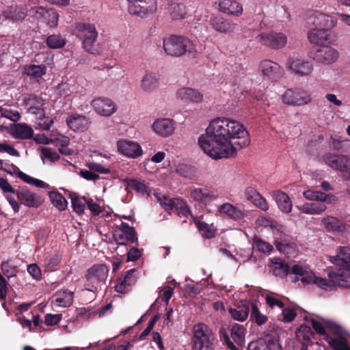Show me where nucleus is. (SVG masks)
Masks as SVG:
<instances>
[{"instance_id": "nucleus-50", "label": "nucleus", "mask_w": 350, "mask_h": 350, "mask_svg": "<svg viewBox=\"0 0 350 350\" xmlns=\"http://www.w3.org/2000/svg\"><path fill=\"white\" fill-rule=\"evenodd\" d=\"M195 224L203 237L208 239L214 237L216 232V228L213 225H208L204 221H201L199 220H196Z\"/></svg>"}, {"instance_id": "nucleus-27", "label": "nucleus", "mask_w": 350, "mask_h": 350, "mask_svg": "<svg viewBox=\"0 0 350 350\" xmlns=\"http://www.w3.org/2000/svg\"><path fill=\"white\" fill-rule=\"evenodd\" d=\"M24 105L28 113L42 116L45 110V100L40 97L30 95L24 99Z\"/></svg>"}, {"instance_id": "nucleus-23", "label": "nucleus", "mask_w": 350, "mask_h": 350, "mask_svg": "<svg viewBox=\"0 0 350 350\" xmlns=\"http://www.w3.org/2000/svg\"><path fill=\"white\" fill-rule=\"evenodd\" d=\"M157 9V0H152V5L146 2V0H142V2L129 4L128 10L132 15H135L141 18L146 17L156 12Z\"/></svg>"}, {"instance_id": "nucleus-48", "label": "nucleus", "mask_w": 350, "mask_h": 350, "mask_svg": "<svg viewBox=\"0 0 350 350\" xmlns=\"http://www.w3.org/2000/svg\"><path fill=\"white\" fill-rule=\"evenodd\" d=\"M46 67L43 65H29L25 67L24 72L28 76L34 77L36 79L41 78L45 75Z\"/></svg>"}, {"instance_id": "nucleus-63", "label": "nucleus", "mask_w": 350, "mask_h": 350, "mask_svg": "<svg viewBox=\"0 0 350 350\" xmlns=\"http://www.w3.org/2000/svg\"><path fill=\"white\" fill-rule=\"evenodd\" d=\"M42 159H48L51 161H55L59 159V154L49 148H42L41 150Z\"/></svg>"}, {"instance_id": "nucleus-58", "label": "nucleus", "mask_w": 350, "mask_h": 350, "mask_svg": "<svg viewBox=\"0 0 350 350\" xmlns=\"http://www.w3.org/2000/svg\"><path fill=\"white\" fill-rule=\"evenodd\" d=\"M1 271L8 278H10L16 275L17 269L15 266L12 265L9 261H3L1 263Z\"/></svg>"}, {"instance_id": "nucleus-15", "label": "nucleus", "mask_w": 350, "mask_h": 350, "mask_svg": "<svg viewBox=\"0 0 350 350\" xmlns=\"http://www.w3.org/2000/svg\"><path fill=\"white\" fill-rule=\"evenodd\" d=\"M175 98L183 103L197 105L202 103L204 99L203 93L199 90L187 86L178 88L175 92Z\"/></svg>"}, {"instance_id": "nucleus-18", "label": "nucleus", "mask_w": 350, "mask_h": 350, "mask_svg": "<svg viewBox=\"0 0 350 350\" xmlns=\"http://www.w3.org/2000/svg\"><path fill=\"white\" fill-rule=\"evenodd\" d=\"M258 69L264 77L271 81H276L282 75L280 65L268 59L260 62Z\"/></svg>"}, {"instance_id": "nucleus-64", "label": "nucleus", "mask_w": 350, "mask_h": 350, "mask_svg": "<svg viewBox=\"0 0 350 350\" xmlns=\"http://www.w3.org/2000/svg\"><path fill=\"white\" fill-rule=\"evenodd\" d=\"M0 152H6L13 157L20 156L19 152L6 142L0 143Z\"/></svg>"}, {"instance_id": "nucleus-8", "label": "nucleus", "mask_w": 350, "mask_h": 350, "mask_svg": "<svg viewBox=\"0 0 350 350\" xmlns=\"http://www.w3.org/2000/svg\"><path fill=\"white\" fill-rule=\"evenodd\" d=\"M322 159L333 170L340 172L343 178L350 180V157L346 155L325 153Z\"/></svg>"}, {"instance_id": "nucleus-57", "label": "nucleus", "mask_w": 350, "mask_h": 350, "mask_svg": "<svg viewBox=\"0 0 350 350\" xmlns=\"http://www.w3.org/2000/svg\"><path fill=\"white\" fill-rule=\"evenodd\" d=\"M280 310H282L280 320L284 322H291L297 315L295 308L293 307H284Z\"/></svg>"}, {"instance_id": "nucleus-16", "label": "nucleus", "mask_w": 350, "mask_h": 350, "mask_svg": "<svg viewBox=\"0 0 350 350\" xmlns=\"http://www.w3.org/2000/svg\"><path fill=\"white\" fill-rule=\"evenodd\" d=\"M90 105L94 111L101 116L109 117L117 111V105L115 102L107 97L94 98Z\"/></svg>"}, {"instance_id": "nucleus-37", "label": "nucleus", "mask_w": 350, "mask_h": 350, "mask_svg": "<svg viewBox=\"0 0 350 350\" xmlns=\"http://www.w3.org/2000/svg\"><path fill=\"white\" fill-rule=\"evenodd\" d=\"M210 23L215 30L224 33L232 32L236 27V24L232 21L224 20L219 16L211 18Z\"/></svg>"}, {"instance_id": "nucleus-33", "label": "nucleus", "mask_w": 350, "mask_h": 350, "mask_svg": "<svg viewBox=\"0 0 350 350\" xmlns=\"http://www.w3.org/2000/svg\"><path fill=\"white\" fill-rule=\"evenodd\" d=\"M308 39L310 43L321 45L330 40V33L326 29L313 28L308 31Z\"/></svg>"}, {"instance_id": "nucleus-26", "label": "nucleus", "mask_w": 350, "mask_h": 350, "mask_svg": "<svg viewBox=\"0 0 350 350\" xmlns=\"http://www.w3.org/2000/svg\"><path fill=\"white\" fill-rule=\"evenodd\" d=\"M310 19L314 26L321 29H326L329 31L334 28L338 23L335 17L319 12H314Z\"/></svg>"}, {"instance_id": "nucleus-38", "label": "nucleus", "mask_w": 350, "mask_h": 350, "mask_svg": "<svg viewBox=\"0 0 350 350\" xmlns=\"http://www.w3.org/2000/svg\"><path fill=\"white\" fill-rule=\"evenodd\" d=\"M135 270L130 269L124 277L118 279V282L115 286V289L118 293H125L130 287L136 282V278L134 276Z\"/></svg>"}, {"instance_id": "nucleus-3", "label": "nucleus", "mask_w": 350, "mask_h": 350, "mask_svg": "<svg viewBox=\"0 0 350 350\" xmlns=\"http://www.w3.org/2000/svg\"><path fill=\"white\" fill-rule=\"evenodd\" d=\"M163 46L166 54L172 57H179L186 53L194 54L196 53L193 42L182 36L172 35L165 38Z\"/></svg>"}, {"instance_id": "nucleus-17", "label": "nucleus", "mask_w": 350, "mask_h": 350, "mask_svg": "<svg viewBox=\"0 0 350 350\" xmlns=\"http://www.w3.org/2000/svg\"><path fill=\"white\" fill-rule=\"evenodd\" d=\"M311 323L314 329L321 335L342 334V327L329 319L324 318H321L319 321L312 319Z\"/></svg>"}, {"instance_id": "nucleus-4", "label": "nucleus", "mask_w": 350, "mask_h": 350, "mask_svg": "<svg viewBox=\"0 0 350 350\" xmlns=\"http://www.w3.org/2000/svg\"><path fill=\"white\" fill-rule=\"evenodd\" d=\"M291 273L303 283L314 284L325 291L333 289L330 280L317 276L308 266L301 264L294 265L291 268Z\"/></svg>"}, {"instance_id": "nucleus-55", "label": "nucleus", "mask_w": 350, "mask_h": 350, "mask_svg": "<svg viewBox=\"0 0 350 350\" xmlns=\"http://www.w3.org/2000/svg\"><path fill=\"white\" fill-rule=\"evenodd\" d=\"M53 124V120L51 117L45 116V110L42 116H36V124L40 129L49 130Z\"/></svg>"}, {"instance_id": "nucleus-52", "label": "nucleus", "mask_w": 350, "mask_h": 350, "mask_svg": "<svg viewBox=\"0 0 350 350\" xmlns=\"http://www.w3.org/2000/svg\"><path fill=\"white\" fill-rule=\"evenodd\" d=\"M72 206L75 213L79 215L83 213L85 210V203L87 199L85 198H80L76 193L70 195Z\"/></svg>"}, {"instance_id": "nucleus-12", "label": "nucleus", "mask_w": 350, "mask_h": 350, "mask_svg": "<svg viewBox=\"0 0 350 350\" xmlns=\"http://www.w3.org/2000/svg\"><path fill=\"white\" fill-rule=\"evenodd\" d=\"M284 104L292 106H302L312 101L311 94L303 89H288L282 95Z\"/></svg>"}, {"instance_id": "nucleus-10", "label": "nucleus", "mask_w": 350, "mask_h": 350, "mask_svg": "<svg viewBox=\"0 0 350 350\" xmlns=\"http://www.w3.org/2000/svg\"><path fill=\"white\" fill-rule=\"evenodd\" d=\"M286 68L298 77H309L313 72L314 66L310 61L298 57H289L285 63Z\"/></svg>"}, {"instance_id": "nucleus-31", "label": "nucleus", "mask_w": 350, "mask_h": 350, "mask_svg": "<svg viewBox=\"0 0 350 350\" xmlns=\"http://www.w3.org/2000/svg\"><path fill=\"white\" fill-rule=\"evenodd\" d=\"M271 196L277 203L281 211L285 213H288L291 211L293 208L292 201L285 192L275 190L271 191Z\"/></svg>"}, {"instance_id": "nucleus-41", "label": "nucleus", "mask_w": 350, "mask_h": 350, "mask_svg": "<svg viewBox=\"0 0 350 350\" xmlns=\"http://www.w3.org/2000/svg\"><path fill=\"white\" fill-rule=\"evenodd\" d=\"M270 267L273 274L280 278L286 277L290 271L289 266L280 258H273Z\"/></svg>"}, {"instance_id": "nucleus-46", "label": "nucleus", "mask_w": 350, "mask_h": 350, "mask_svg": "<svg viewBox=\"0 0 350 350\" xmlns=\"http://www.w3.org/2000/svg\"><path fill=\"white\" fill-rule=\"evenodd\" d=\"M246 329L243 325L234 324L231 329V337L233 340L239 346L245 343Z\"/></svg>"}, {"instance_id": "nucleus-7", "label": "nucleus", "mask_w": 350, "mask_h": 350, "mask_svg": "<svg viewBox=\"0 0 350 350\" xmlns=\"http://www.w3.org/2000/svg\"><path fill=\"white\" fill-rule=\"evenodd\" d=\"M256 41L262 46L278 50L285 47L288 42L287 36L282 32L264 31L258 34Z\"/></svg>"}, {"instance_id": "nucleus-59", "label": "nucleus", "mask_w": 350, "mask_h": 350, "mask_svg": "<svg viewBox=\"0 0 350 350\" xmlns=\"http://www.w3.org/2000/svg\"><path fill=\"white\" fill-rule=\"evenodd\" d=\"M61 258L58 254L47 256L44 260V267L46 270L52 271L60 262Z\"/></svg>"}, {"instance_id": "nucleus-54", "label": "nucleus", "mask_w": 350, "mask_h": 350, "mask_svg": "<svg viewBox=\"0 0 350 350\" xmlns=\"http://www.w3.org/2000/svg\"><path fill=\"white\" fill-rule=\"evenodd\" d=\"M46 44L51 49H59L65 45L66 41L59 35H51L47 38Z\"/></svg>"}, {"instance_id": "nucleus-61", "label": "nucleus", "mask_w": 350, "mask_h": 350, "mask_svg": "<svg viewBox=\"0 0 350 350\" xmlns=\"http://www.w3.org/2000/svg\"><path fill=\"white\" fill-rule=\"evenodd\" d=\"M265 301L267 304L273 310L278 308L280 310L284 306V303L280 299L273 295H267L265 297Z\"/></svg>"}, {"instance_id": "nucleus-34", "label": "nucleus", "mask_w": 350, "mask_h": 350, "mask_svg": "<svg viewBox=\"0 0 350 350\" xmlns=\"http://www.w3.org/2000/svg\"><path fill=\"white\" fill-rule=\"evenodd\" d=\"M219 11L229 15L240 16L243 13L242 5L235 0H220Z\"/></svg>"}, {"instance_id": "nucleus-5", "label": "nucleus", "mask_w": 350, "mask_h": 350, "mask_svg": "<svg viewBox=\"0 0 350 350\" xmlns=\"http://www.w3.org/2000/svg\"><path fill=\"white\" fill-rule=\"evenodd\" d=\"M193 332V350H211L215 336L211 329L204 323L196 324Z\"/></svg>"}, {"instance_id": "nucleus-53", "label": "nucleus", "mask_w": 350, "mask_h": 350, "mask_svg": "<svg viewBox=\"0 0 350 350\" xmlns=\"http://www.w3.org/2000/svg\"><path fill=\"white\" fill-rule=\"evenodd\" d=\"M86 204L92 214L94 215H101L103 217H109L110 215L109 211L102 208L99 204L91 198H87Z\"/></svg>"}, {"instance_id": "nucleus-56", "label": "nucleus", "mask_w": 350, "mask_h": 350, "mask_svg": "<svg viewBox=\"0 0 350 350\" xmlns=\"http://www.w3.org/2000/svg\"><path fill=\"white\" fill-rule=\"evenodd\" d=\"M129 185L141 195H150V191L144 182L137 180H131Z\"/></svg>"}, {"instance_id": "nucleus-21", "label": "nucleus", "mask_w": 350, "mask_h": 350, "mask_svg": "<svg viewBox=\"0 0 350 350\" xmlns=\"http://www.w3.org/2000/svg\"><path fill=\"white\" fill-rule=\"evenodd\" d=\"M220 216L227 217L232 220L243 219L246 216V211L230 202H224L219 205L217 209Z\"/></svg>"}, {"instance_id": "nucleus-11", "label": "nucleus", "mask_w": 350, "mask_h": 350, "mask_svg": "<svg viewBox=\"0 0 350 350\" xmlns=\"http://www.w3.org/2000/svg\"><path fill=\"white\" fill-rule=\"evenodd\" d=\"M310 57L316 63L329 66L339 58V52L330 46H323L310 52Z\"/></svg>"}, {"instance_id": "nucleus-29", "label": "nucleus", "mask_w": 350, "mask_h": 350, "mask_svg": "<svg viewBox=\"0 0 350 350\" xmlns=\"http://www.w3.org/2000/svg\"><path fill=\"white\" fill-rule=\"evenodd\" d=\"M66 124L75 131L83 132L89 128L90 121L85 116L75 113L67 118Z\"/></svg>"}, {"instance_id": "nucleus-42", "label": "nucleus", "mask_w": 350, "mask_h": 350, "mask_svg": "<svg viewBox=\"0 0 350 350\" xmlns=\"http://www.w3.org/2000/svg\"><path fill=\"white\" fill-rule=\"evenodd\" d=\"M250 308L249 305L241 304L234 308H230L229 313L231 317L238 321H244L248 317Z\"/></svg>"}, {"instance_id": "nucleus-6", "label": "nucleus", "mask_w": 350, "mask_h": 350, "mask_svg": "<svg viewBox=\"0 0 350 350\" xmlns=\"http://www.w3.org/2000/svg\"><path fill=\"white\" fill-rule=\"evenodd\" d=\"M109 268L103 264L94 265L87 271L85 278L89 291L95 292L105 284L108 276Z\"/></svg>"}, {"instance_id": "nucleus-62", "label": "nucleus", "mask_w": 350, "mask_h": 350, "mask_svg": "<svg viewBox=\"0 0 350 350\" xmlns=\"http://www.w3.org/2000/svg\"><path fill=\"white\" fill-rule=\"evenodd\" d=\"M254 243L259 251L264 253L269 252L273 250V246L271 244L256 237L254 239Z\"/></svg>"}, {"instance_id": "nucleus-22", "label": "nucleus", "mask_w": 350, "mask_h": 350, "mask_svg": "<svg viewBox=\"0 0 350 350\" xmlns=\"http://www.w3.org/2000/svg\"><path fill=\"white\" fill-rule=\"evenodd\" d=\"M161 205L166 210H173L176 208L179 214L185 217L191 215V211L186 202L179 198H170L166 196L159 199Z\"/></svg>"}, {"instance_id": "nucleus-13", "label": "nucleus", "mask_w": 350, "mask_h": 350, "mask_svg": "<svg viewBox=\"0 0 350 350\" xmlns=\"http://www.w3.org/2000/svg\"><path fill=\"white\" fill-rule=\"evenodd\" d=\"M150 129L157 136L167 138L174 134L176 123L170 118H157L150 125Z\"/></svg>"}, {"instance_id": "nucleus-44", "label": "nucleus", "mask_w": 350, "mask_h": 350, "mask_svg": "<svg viewBox=\"0 0 350 350\" xmlns=\"http://www.w3.org/2000/svg\"><path fill=\"white\" fill-rule=\"evenodd\" d=\"M345 330L342 328V334H333L334 337L331 338L329 344L334 350H350V347L347 345V342L345 336Z\"/></svg>"}, {"instance_id": "nucleus-45", "label": "nucleus", "mask_w": 350, "mask_h": 350, "mask_svg": "<svg viewBox=\"0 0 350 350\" xmlns=\"http://www.w3.org/2000/svg\"><path fill=\"white\" fill-rule=\"evenodd\" d=\"M17 176L25 183L31 185L38 188L49 189L50 185L42 180L32 177L21 171L17 173Z\"/></svg>"}, {"instance_id": "nucleus-43", "label": "nucleus", "mask_w": 350, "mask_h": 350, "mask_svg": "<svg viewBox=\"0 0 350 350\" xmlns=\"http://www.w3.org/2000/svg\"><path fill=\"white\" fill-rule=\"evenodd\" d=\"M26 16V9L19 6L10 8L3 12V16L6 19L22 21Z\"/></svg>"}, {"instance_id": "nucleus-25", "label": "nucleus", "mask_w": 350, "mask_h": 350, "mask_svg": "<svg viewBox=\"0 0 350 350\" xmlns=\"http://www.w3.org/2000/svg\"><path fill=\"white\" fill-rule=\"evenodd\" d=\"M31 10L35 13L36 18L46 23L50 27H55L57 25L59 14L54 9H46L40 6L33 8Z\"/></svg>"}, {"instance_id": "nucleus-60", "label": "nucleus", "mask_w": 350, "mask_h": 350, "mask_svg": "<svg viewBox=\"0 0 350 350\" xmlns=\"http://www.w3.org/2000/svg\"><path fill=\"white\" fill-rule=\"evenodd\" d=\"M1 116L8 118L13 122H17L21 119V114L16 110H12L9 109H1Z\"/></svg>"}, {"instance_id": "nucleus-36", "label": "nucleus", "mask_w": 350, "mask_h": 350, "mask_svg": "<svg viewBox=\"0 0 350 350\" xmlns=\"http://www.w3.org/2000/svg\"><path fill=\"white\" fill-rule=\"evenodd\" d=\"M16 193L18 199L25 206L29 207H38L41 204L40 198L28 189H21L17 191Z\"/></svg>"}, {"instance_id": "nucleus-30", "label": "nucleus", "mask_w": 350, "mask_h": 350, "mask_svg": "<svg viewBox=\"0 0 350 350\" xmlns=\"http://www.w3.org/2000/svg\"><path fill=\"white\" fill-rule=\"evenodd\" d=\"M304 197L310 201L335 204L338 199L333 194H327L320 191L308 189L303 193Z\"/></svg>"}, {"instance_id": "nucleus-47", "label": "nucleus", "mask_w": 350, "mask_h": 350, "mask_svg": "<svg viewBox=\"0 0 350 350\" xmlns=\"http://www.w3.org/2000/svg\"><path fill=\"white\" fill-rule=\"evenodd\" d=\"M250 308V319L254 321L258 325H262L267 321V317L260 312L256 304L252 302Z\"/></svg>"}, {"instance_id": "nucleus-24", "label": "nucleus", "mask_w": 350, "mask_h": 350, "mask_svg": "<svg viewBox=\"0 0 350 350\" xmlns=\"http://www.w3.org/2000/svg\"><path fill=\"white\" fill-rule=\"evenodd\" d=\"M190 196L196 202L206 205L218 198L214 191L206 187H191Z\"/></svg>"}, {"instance_id": "nucleus-35", "label": "nucleus", "mask_w": 350, "mask_h": 350, "mask_svg": "<svg viewBox=\"0 0 350 350\" xmlns=\"http://www.w3.org/2000/svg\"><path fill=\"white\" fill-rule=\"evenodd\" d=\"M72 292L65 289L57 291L52 298L53 304L57 307H68L72 304Z\"/></svg>"}, {"instance_id": "nucleus-51", "label": "nucleus", "mask_w": 350, "mask_h": 350, "mask_svg": "<svg viewBox=\"0 0 350 350\" xmlns=\"http://www.w3.org/2000/svg\"><path fill=\"white\" fill-rule=\"evenodd\" d=\"M49 198L53 206L59 210L63 211L66 208L67 201L61 193L57 191H50Z\"/></svg>"}, {"instance_id": "nucleus-9", "label": "nucleus", "mask_w": 350, "mask_h": 350, "mask_svg": "<svg viewBox=\"0 0 350 350\" xmlns=\"http://www.w3.org/2000/svg\"><path fill=\"white\" fill-rule=\"evenodd\" d=\"M75 33L82 40L85 49L92 52L98 36L95 25L91 23H78L75 27Z\"/></svg>"}, {"instance_id": "nucleus-19", "label": "nucleus", "mask_w": 350, "mask_h": 350, "mask_svg": "<svg viewBox=\"0 0 350 350\" xmlns=\"http://www.w3.org/2000/svg\"><path fill=\"white\" fill-rule=\"evenodd\" d=\"M160 77L158 73L146 70L142 76L139 82V89L146 94L155 92L159 87Z\"/></svg>"}, {"instance_id": "nucleus-40", "label": "nucleus", "mask_w": 350, "mask_h": 350, "mask_svg": "<svg viewBox=\"0 0 350 350\" xmlns=\"http://www.w3.org/2000/svg\"><path fill=\"white\" fill-rule=\"evenodd\" d=\"M275 245L277 250L287 257L294 256L297 254L296 245L286 239H276Z\"/></svg>"}, {"instance_id": "nucleus-32", "label": "nucleus", "mask_w": 350, "mask_h": 350, "mask_svg": "<svg viewBox=\"0 0 350 350\" xmlns=\"http://www.w3.org/2000/svg\"><path fill=\"white\" fill-rule=\"evenodd\" d=\"M10 134L15 139H28L32 137L33 130L26 124L18 123L10 127Z\"/></svg>"}, {"instance_id": "nucleus-2", "label": "nucleus", "mask_w": 350, "mask_h": 350, "mask_svg": "<svg viewBox=\"0 0 350 350\" xmlns=\"http://www.w3.org/2000/svg\"><path fill=\"white\" fill-rule=\"evenodd\" d=\"M330 261L339 267L335 271L329 273L332 288L338 286L347 288L350 286V248L340 247L335 256H330Z\"/></svg>"}, {"instance_id": "nucleus-49", "label": "nucleus", "mask_w": 350, "mask_h": 350, "mask_svg": "<svg viewBox=\"0 0 350 350\" xmlns=\"http://www.w3.org/2000/svg\"><path fill=\"white\" fill-rule=\"evenodd\" d=\"M321 224L324 228L330 232H336L340 230L342 227L341 221L336 217L327 216L321 219Z\"/></svg>"}, {"instance_id": "nucleus-28", "label": "nucleus", "mask_w": 350, "mask_h": 350, "mask_svg": "<svg viewBox=\"0 0 350 350\" xmlns=\"http://www.w3.org/2000/svg\"><path fill=\"white\" fill-rule=\"evenodd\" d=\"M243 193L246 200L251 202L258 208L262 211H267L269 209L267 200L259 193L255 187L252 186L245 187Z\"/></svg>"}, {"instance_id": "nucleus-1", "label": "nucleus", "mask_w": 350, "mask_h": 350, "mask_svg": "<svg viewBox=\"0 0 350 350\" xmlns=\"http://www.w3.org/2000/svg\"><path fill=\"white\" fill-rule=\"evenodd\" d=\"M250 143L249 133L243 125L224 117L211 120L198 139L200 149L214 160L234 157L238 148Z\"/></svg>"}, {"instance_id": "nucleus-14", "label": "nucleus", "mask_w": 350, "mask_h": 350, "mask_svg": "<svg viewBox=\"0 0 350 350\" xmlns=\"http://www.w3.org/2000/svg\"><path fill=\"white\" fill-rule=\"evenodd\" d=\"M116 148L119 154L130 159L139 158L144 152L141 145L138 142L125 139L118 140Z\"/></svg>"}, {"instance_id": "nucleus-39", "label": "nucleus", "mask_w": 350, "mask_h": 350, "mask_svg": "<svg viewBox=\"0 0 350 350\" xmlns=\"http://www.w3.org/2000/svg\"><path fill=\"white\" fill-rule=\"evenodd\" d=\"M296 207L301 213L307 215H321L327 210V206L320 202H305Z\"/></svg>"}, {"instance_id": "nucleus-20", "label": "nucleus", "mask_w": 350, "mask_h": 350, "mask_svg": "<svg viewBox=\"0 0 350 350\" xmlns=\"http://www.w3.org/2000/svg\"><path fill=\"white\" fill-rule=\"evenodd\" d=\"M113 238L118 245H126L137 240L133 228L126 223H122L114 231Z\"/></svg>"}]
</instances>
